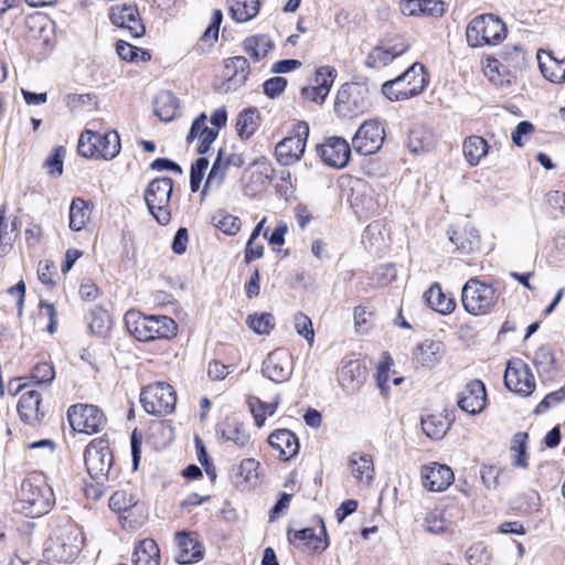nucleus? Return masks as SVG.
Masks as SVG:
<instances>
[{
  "label": "nucleus",
  "instance_id": "16",
  "mask_svg": "<svg viewBox=\"0 0 565 565\" xmlns=\"http://www.w3.org/2000/svg\"><path fill=\"white\" fill-rule=\"evenodd\" d=\"M109 19L114 25L127 32V34L134 39L142 36L146 32L139 10L136 6H114L109 12Z\"/></svg>",
  "mask_w": 565,
  "mask_h": 565
},
{
  "label": "nucleus",
  "instance_id": "48",
  "mask_svg": "<svg viewBox=\"0 0 565 565\" xmlns=\"http://www.w3.org/2000/svg\"><path fill=\"white\" fill-rule=\"evenodd\" d=\"M290 541L294 544L303 543L305 545L310 546L313 550H326L328 546V542L322 540L320 536L315 534V531L310 527L297 531L290 536Z\"/></svg>",
  "mask_w": 565,
  "mask_h": 565
},
{
  "label": "nucleus",
  "instance_id": "21",
  "mask_svg": "<svg viewBox=\"0 0 565 565\" xmlns=\"http://www.w3.org/2000/svg\"><path fill=\"white\" fill-rule=\"evenodd\" d=\"M263 374L276 383L288 380L291 374L289 354L285 350L270 352L264 361Z\"/></svg>",
  "mask_w": 565,
  "mask_h": 565
},
{
  "label": "nucleus",
  "instance_id": "42",
  "mask_svg": "<svg viewBox=\"0 0 565 565\" xmlns=\"http://www.w3.org/2000/svg\"><path fill=\"white\" fill-rule=\"evenodd\" d=\"M228 164L224 159V151L220 149L205 181L203 193H205L207 190L218 189L225 179Z\"/></svg>",
  "mask_w": 565,
  "mask_h": 565
},
{
  "label": "nucleus",
  "instance_id": "57",
  "mask_svg": "<svg viewBox=\"0 0 565 565\" xmlns=\"http://www.w3.org/2000/svg\"><path fill=\"white\" fill-rule=\"evenodd\" d=\"M335 77V70L331 66H321L316 71L315 75V86L324 88L327 93L330 92V88L333 84Z\"/></svg>",
  "mask_w": 565,
  "mask_h": 565
},
{
  "label": "nucleus",
  "instance_id": "40",
  "mask_svg": "<svg viewBox=\"0 0 565 565\" xmlns=\"http://www.w3.org/2000/svg\"><path fill=\"white\" fill-rule=\"evenodd\" d=\"M89 217L90 210L88 203L81 198L74 199L70 206V228L75 232L83 230L88 223Z\"/></svg>",
  "mask_w": 565,
  "mask_h": 565
},
{
  "label": "nucleus",
  "instance_id": "27",
  "mask_svg": "<svg viewBox=\"0 0 565 565\" xmlns=\"http://www.w3.org/2000/svg\"><path fill=\"white\" fill-rule=\"evenodd\" d=\"M348 468L358 483L369 486L374 478V463L370 455L353 452L349 457Z\"/></svg>",
  "mask_w": 565,
  "mask_h": 565
},
{
  "label": "nucleus",
  "instance_id": "19",
  "mask_svg": "<svg viewBox=\"0 0 565 565\" xmlns=\"http://www.w3.org/2000/svg\"><path fill=\"white\" fill-rule=\"evenodd\" d=\"M420 478L425 489L441 492L452 483L454 472L446 465L433 462L422 467Z\"/></svg>",
  "mask_w": 565,
  "mask_h": 565
},
{
  "label": "nucleus",
  "instance_id": "49",
  "mask_svg": "<svg viewBox=\"0 0 565 565\" xmlns=\"http://www.w3.org/2000/svg\"><path fill=\"white\" fill-rule=\"evenodd\" d=\"M250 168L253 169L252 178L260 185H266L274 178V168L265 157L255 159Z\"/></svg>",
  "mask_w": 565,
  "mask_h": 565
},
{
  "label": "nucleus",
  "instance_id": "24",
  "mask_svg": "<svg viewBox=\"0 0 565 565\" xmlns=\"http://www.w3.org/2000/svg\"><path fill=\"white\" fill-rule=\"evenodd\" d=\"M225 90H236L242 87L249 74V63L244 56H234L225 61Z\"/></svg>",
  "mask_w": 565,
  "mask_h": 565
},
{
  "label": "nucleus",
  "instance_id": "25",
  "mask_svg": "<svg viewBox=\"0 0 565 565\" xmlns=\"http://www.w3.org/2000/svg\"><path fill=\"white\" fill-rule=\"evenodd\" d=\"M536 57L541 73L547 81L556 84L565 82V56L559 60L551 52L540 50Z\"/></svg>",
  "mask_w": 565,
  "mask_h": 565
},
{
  "label": "nucleus",
  "instance_id": "37",
  "mask_svg": "<svg viewBox=\"0 0 565 565\" xmlns=\"http://www.w3.org/2000/svg\"><path fill=\"white\" fill-rule=\"evenodd\" d=\"M435 143L433 132L424 127L417 126L411 129L407 145L412 152L419 153L429 150Z\"/></svg>",
  "mask_w": 565,
  "mask_h": 565
},
{
  "label": "nucleus",
  "instance_id": "13",
  "mask_svg": "<svg viewBox=\"0 0 565 565\" xmlns=\"http://www.w3.org/2000/svg\"><path fill=\"white\" fill-rule=\"evenodd\" d=\"M85 466L88 475L97 482L107 479L113 465V456L103 440H94L88 444L84 454Z\"/></svg>",
  "mask_w": 565,
  "mask_h": 565
},
{
  "label": "nucleus",
  "instance_id": "3",
  "mask_svg": "<svg viewBox=\"0 0 565 565\" xmlns=\"http://www.w3.org/2000/svg\"><path fill=\"white\" fill-rule=\"evenodd\" d=\"M84 544L82 530L72 523L60 526L49 539L45 555L57 562H73Z\"/></svg>",
  "mask_w": 565,
  "mask_h": 565
},
{
  "label": "nucleus",
  "instance_id": "38",
  "mask_svg": "<svg viewBox=\"0 0 565 565\" xmlns=\"http://www.w3.org/2000/svg\"><path fill=\"white\" fill-rule=\"evenodd\" d=\"M222 437L238 447H245L250 439L245 426L235 418H226L222 426Z\"/></svg>",
  "mask_w": 565,
  "mask_h": 565
},
{
  "label": "nucleus",
  "instance_id": "62",
  "mask_svg": "<svg viewBox=\"0 0 565 565\" xmlns=\"http://www.w3.org/2000/svg\"><path fill=\"white\" fill-rule=\"evenodd\" d=\"M286 86V78L280 76L269 78L263 85L264 93L270 98H275L280 95L285 90Z\"/></svg>",
  "mask_w": 565,
  "mask_h": 565
},
{
  "label": "nucleus",
  "instance_id": "58",
  "mask_svg": "<svg viewBox=\"0 0 565 565\" xmlns=\"http://www.w3.org/2000/svg\"><path fill=\"white\" fill-rule=\"evenodd\" d=\"M209 167V160L205 158H199L194 164H192L190 173V186L192 192H196L200 188L201 181L204 177V172Z\"/></svg>",
  "mask_w": 565,
  "mask_h": 565
},
{
  "label": "nucleus",
  "instance_id": "14",
  "mask_svg": "<svg viewBox=\"0 0 565 565\" xmlns=\"http://www.w3.org/2000/svg\"><path fill=\"white\" fill-rule=\"evenodd\" d=\"M504 384L509 391L523 397L530 396L535 390L534 375L529 365L520 359L508 362Z\"/></svg>",
  "mask_w": 565,
  "mask_h": 565
},
{
  "label": "nucleus",
  "instance_id": "26",
  "mask_svg": "<svg viewBox=\"0 0 565 565\" xmlns=\"http://www.w3.org/2000/svg\"><path fill=\"white\" fill-rule=\"evenodd\" d=\"M269 445L278 451L280 459L288 460L299 451L297 436L289 429H277L268 437Z\"/></svg>",
  "mask_w": 565,
  "mask_h": 565
},
{
  "label": "nucleus",
  "instance_id": "53",
  "mask_svg": "<svg viewBox=\"0 0 565 565\" xmlns=\"http://www.w3.org/2000/svg\"><path fill=\"white\" fill-rule=\"evenodd\" d=\"M136 503L135 497L125 490L114 492L109 499V508L116 512L127 511Z\"/></svg>",
  "mask_w": 565,
  "mask_h": 565
},
{
  "label": "nucleus",
  "instance_id": "20",
  "mask_svg": "<svg viewBox=\"0 0 565 565\" xmlns=\"http://www.w3.org/2000/svg\"><path fill=\"white\" fill-rule=\"evenodd\" d=\"M174 540L178 548L175 561L179 564H192L203 558L204 547L195 534L178 532Z\"/></svg>",
  "mask_w": 565,
  "mask_h": 565
},
{
  "label": "nucleus",
  "instance_id": "11",
  "mask_svg": "<svg viewBox=\"0 0 565 565\" xmlns=\"http://www.w3.org/2000/svg\"><path fill=\"white\" fill-rule=\"evenodd\" d=\"M67 418L71 427L78 433L93 435L102 431L107 419L103 411L96 405L77 404L67 411Z\"/></svg>",
  "mask_w": 565,
  "mask_h": 565
},
{
  "label": "nucleus",
  "instance_id": "63",
  "mask_svg": "<svg viewBox=\"0 0 565 565\" xmlns=\"http://www.w3.org/2000/svg\"><path fill=\"white\" fill-rule=\"evenodd\" d=\"M39 308L41 313H43L47 318V327L46 330L53 334L56 331L57 327V313L53 303L41 300L39 303Z\"/></svg>",
  "mask_w": 565,
  "mask_h": 565
},
{
  "label": "nucleus",
  "instance_id": "2",
  "mask_svg": "<svg viewBox=\"0 0 565 565\" xmlns=\"http://www.w3.org/2000/svg\"><path fill=\"white\" fill-rule=\"evenodd\" d=\"M53 503V491L42 478H29L22 482L17 509L25 516L40 518L51 510Z\"/></svg>",
  "mask_w": 565,
  "mask_h": 565
},
{
  "label": "nucleus",
  "instance_id": "33",
  "mask_svg": "<svg viewBox=\"0 0 565 565\" xmlns=\"http://www.w3.org/2000/svg\"><path fill=\"white\" fill-rule=\"evenodd\" d=\"M233 20L244 23L253 20L259 11V0H227Z\"/></svg>",
  "mask_w": 565,
  "mask_h": 565
},
{
  "label": "nucleus",
  "instance_id": "46",
  "mask_svg": "<svg viewBox=\"0 0 565 565\" xmlns=\"http://www.w3.org/2000/svg\"><path fill=\"white\" fill-rule=\"evenodd\" d=\"M246 323L257 334H269L275 328V318L268 312H255L247 317Z\"/></svg>",
  "mask_w": 565,
  "mask_h": 565
},
{
  "label": "nucleus",
  "instance_id": "31",
  "mask_svg": "<svg viewBox=\"0 0 565 565\" xmlns=\"http://www.w3.org/2000/svg\"><path fill=\"white\" fill-rule=\"evenodd\" d=\"M243 49L250 58L258 62L274 49V42L266 34L252 35L244 40Z\"/></svg>",
  "mask_w": 565,
  "mask_h": 565
},
{
  "label": "nucleus",
  "instance_id": "64",
  "mask_svg": "<svg viewBox=\"0 0 565 565\" xmlns=\"http://www.w3.org/2000/svg\"><path fill=\"white\" fill-rule=\"evenodd\" d=\"M533 361L539 369L547 372L554 364V356L548 348L543 347L535 352Z\"/></svg>",
  "mask_w": 565,
  "mask_h": 565
},
{
  "label": "nucleus",
  "instance_id": "35",
  "mask_svg": "<svg viewBox=\"0 0 565 565\" xmlns=\"http://www.w3.org/2000/svg\"><path fill=\"white\" fill-rule=\"evenodd\" d=\"M154 114L162 121L172 120L179 109V102L175 96L168 90L160 92L153 102Z\"/></svg>",
  "mask_w": 565,
  "mask_h": 565
},
{
  "label": "nucleus",
  "instance_id": "30",
  "mask_svg": "<svg viewBox=\"0 0 565 565\" xmlns=\"http://www.w3.org/2000/svg\"><path fill=\"white\" fill-rule=\"evenodd\" d=\"M427 305L441 315H449L456 308V301L450 295L443 292L439 284H433L424 294Z\"/></svg>",
  "mask_w": 565,
  "mask_h": 565
},
{
  "label": "nucleus",
  "instance_id": "61",
  "mask_svg": "<svg viewBox=\"0 0 565 565\" xmlns=\"http://www.w3.org/2000/svg\"><path fill=\"white\" fill-rule=\"evenodd\" d=\"M565 399V385L559 390L547 394L536 406L535 413L541 414L547 411L552 405L561 403Z\"/></svg>",
  "mask_w": 565,
  "mask_h": 565
},
{
  "label": "nucleus",
  "instance_id": "9",
  "mask_svg": "<svg viewBox=\"0 0 565 565\" xmlns=\"http://www.w3.org/2000/svg\"><path fill=\"white\" fill-rule=\"evenodd\" d=\"M143 409L151 415L164 416L173 412L177 403L175 392L164 382L147 385L140 394Z\"/></svg>",
  "mask_w": 565,
  "mask_h": 565
},
{
  "label": "nucleus",
  "instance_id": "44",
  "mask_svg": "<svg viewBox=\"0 0 565 565\" xmlns=\"http://www.w3.org/2000/svg\"><path fill=\"white\" fill-rule=\"evenodd\" d=\"M258 127V116L255 109L248 108L241 111L236 119V129L242 139H248Z\"/></svg>",
  "mask_w": 565,
  "mask_h": 565
},
{
  "label": "nucleus",
  "instance_id": "29",
  "mask_svg": "<svg viewBox=\"0 0 565 565\" xmlns=\"http://www.w3.org/2000/svg\"><path fill=\"white\" fill-rule=\"evenodd\" d=\"M207 117L205 114H201L192 124L190 132L186 137L188 142H192L194 139L200 140L198 146L199 153H205L209 151L211 143L216 139V129L209 128L206 125Z\"/></svg>",
  "mask_w": 565,
  "mask_h": 565
},
{
  "label": "nucleus",
  "instance_id": "52",
  "mask_svg": "<svg viewBox=\"0 0 565 565\" xmlns=\"http://www.w3.org/2000/svg\"><path fill=\"white\" fill-rule=\"evenodd\" d=\"M294 327L296 332L303 337L310 347L315 341V330L311 319L303 312H297L294 316Z\"/></svg>",
  "mask_w": 565,
  "mask_h": 565
},
{
  "label": "nucleus",
  "instance_id": "7",
  "mask_svg": "<svg viewBox=\"0 0 565 565\" xmlns=\"http://www.w3.org/2000/svg\"><path fill=\"white\" fill-rule=\"evenodd\" d=\"M120 149V138L115 130L102 135L86 129L78 139V152L85 158L113 160L119 154Z\"/></svg>",
  "mask_w": 565,
  "mask_h": 565
},
{
  "label": "nucleus",
  "instance_id": "32",
  "mask_svg": "<svg viewBox=\"0 0 565 565\" xmlns=\"http://www.w3.org/2000/svg\"><path fill=\"white\" fill-rule=\"evenodd\" d=\"M489 148L488 142L482 137L470 136L463 141L462 152L467 162L475 167L488 154Z\"/></svg>",
  "mask_w": 565,
  "mask_h": 565
},
{
  "label": "nucleus",
  "instance_id": "22",
  "mask_svg": "<svg viewBox=\"0 0 565 565\" xmlns=\"http://www.w3.org/2000/svg\"><path fill=\"white\" fill-rule=\"evenodd\" d=\"M408 45L401 38H397L394 43H383L375 46L367 55L365 64L369 67H382L387 65L397 56L406 52Z\"/></svg>",
  "mask_w": 565,
  "mask_h": 565
},
{
  "label": "nucleus",
  "instance_id": "8",
  "mask_svg": "<svg viewBox=\"0 0 565 565\" xmlns=\"http://www.w3.org/2000/svg\"><path fill=\"white\" fill-rule=\"evenodd\" d=\"M173 182L170 178L152 180L145 192V200L149 212L158 223L166 225L171 218L170 199Z\"/></svg>",
  "mask_w": 565,
  "mask_h": 565
},
{
  "label": "nucleus",
  "instance_id": "6",
  "mask_svg": "<svg viewBox=\"0 0 565 565\" xmlns=\"http://www.w3.org/2000/svg\"><path fill=\"white\" fill-rule=\"evenodd\" d=\"M505 35V24L491 13L472 19L466 31L467 42L472 47L495 45L504 40Z\"/></svg>",
  "mask_w": 565,
  "mask_h": 565
},
{
  "label": "nucleus",
  "instance_id": "36",
  "mask_svg": "<svg viewBox=\"0 0 565 565\" xmlns=\"http://www.w3.org/2000/svg\"><path fill=\"white\" fill-rule=\"evenodd\" d=\"M443 344L434 340H425L416 350V361L425 367L435 366L441 359Z\"/></svg>",
  "mask_w": 565,
  "mask_h": 565
},
{
  "label": "nucleus",
  "instance_id": "54",
  "mask_svg": "<svg viewBox=\"0 0 565 565\" xmlns=\"http://www.w3.org/2000/svg\"><path fill=\"white\" fill-rule=\"evenodd\" d=\"M31 377L39 385H51L55 379L54 366L49 362L38 363L31 373Z\"/></svg>",
  "mask_w": 565,
  "mask_h": 565
},
{
  "label": "nucleus",
  "instance_id": "10",
  "mask_svg": "<svg viewBox=\"0 0 565 565\" xmlns=\"http://www.w3.org/2000/svg\"><path fill=\"white\" fill-rule=\"evenodd\" d=\"M369 89L359 83H345L338 90L334 109L343 117H356L369 108Z\"/></svg>",
  "mask_w": 565,
  "mask_h": 565
},
{
  "label": "nucleus",
  "instance_id": "50",
  "mask_svg": "<svg viewBox=\"0 0 565 565\" xmlns=\"http://www.w3.org/2000/svg\"><path fill=\"white\" fill-rule=\"evenodd\" d=\"M212 221L213 224L226 235H236L242 225L239 217L225 212H217Z\"/></svg>",
  "mask_w": 565,
  "mask_h": 565
},
{
  "label": "nucleus",
  "instance_id": "43",
  "mask_svg": "<svg viewBox=\"0 0 565 565\" xmlns=\"http://www.w3.org/2000/svg\"><path fill=\"white\" fill-rule=\"evenodd\" d=\"M278 404V397L271 403H265L258 397L248 398V406L257 427H262L265 424L267 416H273L276 413Z\"/></svg>",
  "mask_w": 565,
  "mask_h": 565
},
{
  "label": "nucleus",
  "instance_id": "45",
  "mask_svg": "<svg viewBox=\"0 0 565 565\" xmlns=\"http://www.w3.org/2000/svg\"><path fill=\"white\" fill-rule=\"evenodd\" d=\"M444 7L441 2L434 0H407L402 4V12L406 15H415L420 12H429L430 14L443 13Z\"/></svg>",
  "mask_w": 565,
  "mask_h": 565
},
{
  "label": "nucleus",
  "instance_id": "56",
  "mask_svg": "<svg viewBox=\"0 0 565 565\" xmlns=\"http://www.w3.org/2000/svg\"><path fill=\"white\" fill-rule=\"evenodd\" d=\"M470 236L473 239H463L462 234L457 231L449 232V239L462 254H469L473 250V245L478 243V235L476 230H471Z\"/></svg>",
  "mask_w": 565,
  "mask_h": 565
},
{
  "label": "nucleus",
  "instance_id": "15",
  "mask_svg": "<svg viewBox=\"0 0 565 565\" xmlns=\"http://www.w3.org/2000/svg\"><path fill=\"white\" fill-rule=\"evenodd\" d=\"M385 131L377 120L364 121L352 138L354 150L363 156L377 152L384 142Z\"/></svg>",
  "mask_w": 565,
  "mask_h": 565
},
{
  "label": "nucleus",
  "instance_id": "55",
  "mask_svg": "<svg viewBox=\"0 0 565 565\" xmlns=\"http://www.w3.org/2000/svg\"><path fill=\"white\" fill-rule=\"evenodd\" d=\"M259 462L253 458L242 460L238 467V476L243 478L246 483L256 484L258 481Z\"/></svg>",
  "mask_w": 565,
  "mask_h": 565
},
{
  "label": "nucleus",
  "instance_id": "18",
  "mask_svg": "<svg viewBox=\"0 0 565 565\" xmlns=\"http://www.w3.org/2000/svg\"><path fill=\"white\" fill-rule=\"evenodd\" d=\"M487 403L484 384L479 380L469 381L458 394L457 404L461 411L476 415L481 413Z\"/></svg>",
  "mask_w": 565,
  "mask_h": 565
},
{
  "label": "nucleus",
  "instance_id": "4",
  "mask_svg": "<svg viewBox=\"0 0 565 565\" xmlns=\"http://www.w3.org/2000/svg\"><path fill=\"white\" fill-rule=\"evenodd\" d=\"M499 300L495 288L479 278H470L461 289V303L471 316H486L493 311Z\"/></svg>",
  "mask_w": 565,
  "mask_h": 565
},
{
  "label": "nucleus",
  "instance_id": "59",
  "mask_svg": "<svg viewBox=\"0 0 565 565\" xmlns=\"http://www.w3.org/2000/svg\"><path fill=\"white\" fill-rule=\"evenodd\" d=\"M500 469L494 466H482L480 468V477L483 486L489 490L499 487Z\"/></svg>",
  "mask_w": 565,
  "mask_h": 565
},
{
  "label": "nucleus",
  "instance_id": "17",
  "mask_svg": "<svg viewBox=\"0 0 565 565\" xmlns=\"http://www.w3.org/2000/svg\"><path fill=\"white\" fill-rule=\"evenodd\" d=\"M323 162L333 168H344L351 156L348 141L341 137H329L317 148Z\"/></svg>",
  "mask_w": 565,
  "mask_h": 565
},
{
  "label": "nucleus",
  "instance_id": "41",
  "mask_svg": "<svg viewBox=\"0 0 565 565\" xmlns=\"http://www.w3.org/2000/svg\"><path fill=\"white\" fill-rule=\"evenodd\" d=\"M483 72L495 86L504 87L511 84L510 71L497 58H488Z\"/></svg>",
  "mask_w": 565,
  "mask_h": 565
},
{
  "label": "nucleus",
  "instance_id": "51",
  "mask_svg": "<svg viewBox=\"0 0 565 565\" xmlns=\"http://www.w3.org/2000/svg\"><path fill=\"white\" fill-rule=\"evenodd\" d=\"M491 552L483 543L471 545L466 552V559L470 565H489Z\"/></svg>",
  "mask_w": 565,
  "mask_h": 565
},
{
  "label": "nucleus",
  "instance_id": "60",
  "mask_svg": "<svg viewBox=\"0 0 565 565\" xmlns=\"http://www.w3.org/2000/svg\"><path fill=\"white\" fill-rule=\"evenodd\" d=\"M63 156L64 149L62 147H57L45 161V166L51 175L60 177L63 173Z\"/></svg>",
  "mask_w": 565,
  "mask_h": 565
},
{
  "label": "nucleus",
  "instance_id": "23",
  "mask_svg": "<svg viewBox=\"0 0 565 565\" xmlns=\"http://www.w3.org/2000/svg\"><path fill=\"white\" fill-rule=\"evenodd\" d=\"M21 390L23 392L18 403V413L21 419L26 424H36L43 416V412L41 411V394L35 390H25V386H22Z\"/></svg>",
  "mask_w": 565,
  "mask_h": 565
},
{
  "label": "nucleus",
  "instance_id": "12",
  "mask_svg": "<svg viewBox=\"0 0 565 565\" xmlns=\"http://www.w3.org/2000/svg\"><path fill=\"white\" fill-rule=\"evenodd\" d=\"M308 136L309 125L305 121L297 122L291 135L276 145L277 161L282 166H290L299 161L305 152Z\"/></svg>",
  "mask_w": 565,
  "mask_h": 565
},
{
  "label": "nucleus",
  "instance_id": "34",
  "mask_svg": "<svg viewBox=\"0 0 565 565\" xmlns=\"http://www.w3.org/2000/svg\"><path fill=\"white\" fill-rule=\"evenodd\" d=\"M135 565H160V550L151 539L139 542L134 551Z\"/></svg>",
  "mask_w": 565,
  "mask_h": 565
},
{
  "label": "nucleus",
  "instance_id": "1",
  "mask_svg": "<svg viewBox=\"0 0 565 565\" xmlns=\"http://www.w3.org/2000/svg\"><path fill=\"white\" fill-rule=\"evenodd\" d=\"M127 330L138 340L149 342L156 339H171L177 335L178 326L167 316H143L130 310L125 315Z\"/></svg>",
  "mask_w": 565,
  "mask_h": 565
},
{
  "label": "nucleus",
  "instance_id": "47",
  "mask_svg": "<svg viewBox=\"0 0 565 565\" xmlns=\"http://www.w3.org/2000/svg\"><path fill=\"white\" fill-rule=\"evenodd\" d=\"M424 526L429 533L440 534L448 530L450 522L446 519L443 510L434 509L426 514Z\"/></svg>",
  "mask_w": 565,
  "mask_h": 565
},
{
  "label": "nucleus",
  "instance_id": "5",
  "mask_svg": "<svg viewBox=\"0 0 565 565\" xmlns=\"http://www.w3.org/2000/svg\"><path fill=\"white\" fill-rule=\"evenodd\" d=\"M426 84L424 66L413 63L402 75L385 82L382 93L391 100H404L420 94Z\"/></svg>",
  "mask_w": 565,
  "mask_h": 565
},
{
  "label": "nucleus",
  "instance_id": "28",
  "mask_svg": "<svg viewBox=\"0 0 565 565\" xmlns=\"http://www.w3.org/2000/svg\"><path fill=\"white\" fill-rule=\"evenodd\" d=\"M365 380V369L358 361L345 362L338 374L340 386L348 393L356 392Z\"/></svg>",
  "mask_w": 565,
  "mask_h": 565
},
{
  "label": "nucleus",
  "instance_id": "39",
  "mask_svg": "<svg viewBox=\"0 0 565 565\" xmlns=\"http://www.w3.org/2000/svg\"><path fill=\"white\" fill-rule=\"evenodd\" d=\"M450 427V423L443 414H433L422 419V429L431 439H441Z\"/></svg>",
  "mask_w": 565,
  "mask_h": 565
}]
</instances>
